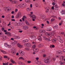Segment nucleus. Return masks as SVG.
Here are the masks:
<instances>
[{
    "label": "nucleus",
    "mask_w": 65,
    "mask_h": 65,
    "mask_svg": "<svg viewBox=\"0 0 65 65\" xmlns=\"http://www.w3.org/2000/svg\"><path fill=\"white\" fill-rule=\"evenodd\" d=\"M45 62L47 64H48L52 62V59L50 58H48V57L44 59Z\"/></svg>",
    "instance_id": "obj_1"
},
{
    "label": "nucleus",
    "mask_w": 65,
    "mask_h": 65,
    "mask_svg": "<svg viewBox=\"0 0 65 65\" xmlns=\"http://www.w3.org/2000/svg\"><path fill=\"white\" fill-rule=\"evenodd\" d=\"M57 40L59 41L61 43H63V40H62L61 37L59 36L57 38Z\"/></svg>",
    "instance_id": "obj_2"
},
{
    "label": "nucleus",
    "mask_w": 65,
    "mask_h": 65,
    "mask_svg": "<svg viewBox=\"0 0 65 65\" xmlns=\"http://www.w3.org/2000/svg\"><path fill=\"white\" fill-rule=\"evenodd\" d=\"M19 53L20 55L22 56H23L25 55V53L24 52L21 50H20L19 51Z\"/></svg>",
    "instance_id": "obj_3"
},
{
    "label": "nucleus",
    "mask_w": 65,
    "mask_h": 65,
    "mask_svg": "<svg viewBox=\"0 0 65 65\" xmlns=\"http://www.w3.org/2000/svg\"><path fill=\"white\" fill-rule=\"evenodd\" d=\"M24 46H27V47H31V45L30 43H28L26 44H24Z\"/></svg>",
    "instance_id": "obj_4"
},
{
    "label": "nucleus",
    "mask_w": 65,
    "mask_h": 65,
    "mask_svg": "<svg viewBox=\"0 0 65 65\" xmlns=\"http://www.w3.org/2000/svg\"><path fill=\"white\" fill-rule=\"evenodd\" d=\"M36 39V36H33L31 37V41H33L34 40Z\"/></svg>",
    "instance_id": "obj_5"
},
{
    "label": "nucleus",
    "mask_w": 65,
    "mask_h": 65,
    "mask_svg": "<svg viewBox=\"0 0 65 65\" xmlns=\"http://www.w3.org/2000/svg\"><path fill=\"white\" fill-rule=\"evenodd\" d=\"M23 29L24 30H27L28 29V26H25L23 27Z\"/></svg>",
    "instance_id": "obj_6"
},
{
    "label": "nucleus",
    "mask_w": 65,
    "mask_h": 65,
    "mask_svg": "<svg viewBox=\"0 0 65 65\" xmlns=\"http://www.w3.org/2000/svg\"><path fill=\"white\" fill-rule=\"evenodd\" d=\"M5 34H6V35H7V36H11V34L10 32H8L7 33H5Z\"/></svg>",
    "instance_id": "obj_7"
},
{
    "label": "nucleus",
    "mask_w": 65,
    "mask_h": 65,
    "mask_svg": "<svg viewBox=\"0 0 65 65\" xmlns=\"http://www.w3.org/2000/svg\"><path fill=\"white\" fill-rule=\"evenodd\" d=\"M30 16H31V17L32 18V19L35 18V19H36V17L35 15H30Z\"/></svg>",
    "instance_id": "obj_8"
},
{
    "label": "nucleus",
    "mask_w": 65,
    "mask_h": 65,
    "mask_svg": "<svg viewBox=\"0 0 65 65\" xmlns=\"http://www.w3.org/2000/svg\"><path fill=\"white\" fill-rule=\"evenodd\" d=\"M17 45L18 47L20 48H22L23 47V45H21V44H19V43H18L17 44Z\"/></svg>",
    "instance_id": "obj_9"
},
{
    "label": "nucleus",
    "mask_w": 65,
    "mask_h": 65,
    "mask_svg": "<svg viewBox=\"0 0 65 65\" xmlns=\"http://www.w3.org/2000/svg\"><path fill=\"white\" fill-rule=\"evenodd\" d=\"M55 9L56 10H59V7H58L57 5H55Z\"/></svg>",
    "instance_id": "obj_10"
},
{
    "label": "nucleus",
    "mask_w": 65,
    "mask_h": 65,
    "mask_svg": "<svg viewBox=\"0 0 65 65\" xmlns=\"http://www.w3.org/2000/svg\"><path fill=\"white\" fill-rule=\"evenodd\" d=\"M33 51L35 52H38V49L35 48L33 49Z\"/></svg>",
    "instance_id": "obj_11"
},
{
    "label": "nucleus",
    "mask_w": 65,
    "mask_h": 65,
    "mask_svg": "<svg viewBox=\"0 0 65 65\" xmlns=\"http://www.w3.org/2000/svg\"><path fill=\"white\" fill-rule=\"evenodd\" d=\"M38 40L39 41H41V40H42V38H41V36H39L38 37Z\"/></svg>",
    "instance_id": "obj_12"
},
{
    "label": "nucleus",
    "mask_w": 65,
    "mask_h": 65,
    "mask_svg": "<svg viewBox=\"0 0 65 65\" xmlns=\"http://www.w3.org/2000/svg\"><path fill=\"white\" fill-rule=\"evenodd\" d=\"M31 10V8H28L27 9H26V11H30Z\"/></svg>",
    "instance_id": "obj_13"
},
{
    "label": "nucleus",
    "mask_w": 65,
    "mask_h": 65,
    "mask_svg": "<svg viewBox=\"0 0 65 65\" xmlns=\"http://www.w3.org/2000/svg\"><path fill=\"white\" fill-rule=\"evenodd\" d=\"M59 63H60L61 65H63V64H64V62H63L62 61H59Z\"/></svg>",
    "instance_id": "obj_14"
},
{
    "label": "nucleus",
    "mask_w": 65,
    "mask_h": 65,
    "mask_svg": "<svg viewBox=\"0 0 65 65\" xmlns=\"http://www.w3.org/2000/svg\"><path fill=\"white\" fill-rule=\"evenodd\" d=\"M56 53L57 54H60V53H62V51H57L56 52Z\"/></svg>",
    "instance_id": "obj_15"
},
{
    "label": "nucleus",
    "mask_w": 65,
    "mask_h": 65,
    "mask_svg": "<svg viewBox=\"0 0 65 65\" xmlns=\"http://www.w3.org/2000/svg\"><path fill=\"white\" fill-rule=\"evenodd\" d=\"M55 31H53L51 32V35L52 36H53L55 35Z\"/></svg>",
    "instance_id": "obj_16"
},
{
    "label": "nucleus",
    "mask_w": 65,
    "mask_h": 65,
    "mask_svg": "<svg viewBox=\"0 0 65 65\" xmlns=\"http://www.w3.org/2000/svg\"><path fill=\"white\" fill-rule=\"evenodd\" d=\"M55 29H57L58 28V26H57L56 25L55 26H54L53 27Z\"/></svg>",
    "instance_id": "obj_17"
},
{
    "label": "nucleus",
    "mask_w": 65,
    "mask_h": 65,
    "mask_svg": "<svg viewBox=\"0 0 65 65\" xmlns=\"http://www.w3.org/2000/svg\"><path fill=\"white\" fill-rule=\"evenodd\" d=\"M45 34L46 35H47V36H50L51 35L49 34L48 32H46L45 33Z\"/></svg>",
    "instance_id": "obj_18"
},
{
    "label": "nucleus",
    "mask_w": 65,
    "mask_h": 65,
    "mask_svg": "<svg viewBox=\"0 0 65 65\" xmlns=\"http://www.w3.org/2000/svg\"><path fill=\"white\" fill-rule=\"evenodd\" d=\"M44 53H45V50H43L41 51V54H43Z\"/></svg>",
    "instance_id": "obj_19"
},
{
    "label": "nucleus",
    "mask_w": 65,
    "mask_h": 65,
    "mask_svg": "<svg viewBox=\"0 0 65 65\" xmlns=\"http://www.w3.org/2000/svg\"><path fill=\"white\" fill-rule=\"evenodd\" d=\"M10 60L11 61V63H13V64H14V63H15L14 61L13 60V59H11Z\"/></svg>",
    "instance_id": "obj_20"
},
{
    "label": "nucleus",
    "mask_w": 65,
    "mask_h": 65,
    "mask_svg": "<svg viewBox=\"0 0 65 65\" xmlns=\"http://www.w3.org/2000/svg\"><path fill=\"white\" fill-rule=\"evenodd\" d=\"M43 46V44H40L39 46V47H42Z\"/></svg>",
    "instance_id": "obj_21"
},
{
    "label": "nucleus",
    "mask_w": 65,
    "mask_h": 65,
    "mask_svg": "<svg viewBox=\"0 0 65 65\" xmlns=\"http://www.w3.org/2000/svg\"><path fill=\"white\" fill-rule=\"evenodd\" d=\"M43 37L44 39L45 40H48V38L46 37Z\"/></svg>",
    "instance_id": "obj_22"
},
{
    "label": "nucleus",
    "mask_w": 65,
    "mask_h": 65,
    "mask_svg": "<svg viewBox=\"0 0 65 65\" xmlns=\"http://www.w3.org/2000/svg\"><path fill=\"white\" fill-rule=\"evenodd\" d=\"M5 10H7L8 11H9V8L8 7H6V9Z\"/></svg>",
    "instance_id": "obj_23"
},
{
    "label": "nucleus",
    "mask_w": 65,
    "mask_h": 65,
    "mask_svg": "<svg viewBox=\"0 0 65 65\" xmlns=\"http://www.w3.org/2000/svg\"><path fill=\"white\" fill-rule=\"evenodd\" d=\"M57 40V39H54L53 40H52V42H55V41H56Z\"/></svg>",
    "instance_id": "obj_24"
},
{
    "label": "nucleus",
    "mask_w": 65,
    "mask_h": 65,
    "mask_svg": "<svg viewBox=\"0 0 65 65\" xmlns=\"http://www.w3.org/2000/svg\"><path fill=\"white\" fill-rule=\"evenodd\" d=\"M45 12L46 13H48V12H49V9H46Z\"/></svg>",
    "instance_id": "obj_25"
},
{
    "label": "nucleus",
    "mask_w": 65,
    "mask_h": 65,
    "mask_svg": "<svg viewBox=\"0 0 65 65\" xmlns=\"http://www.w3.org/2000/svg\"><path fill=\"white\" fill-rule=\"evenodd\" d=\"M52 38L51 37H50L49 38V40L50 41H52Z\"/></svg>",
    "instance_id": "obj_26"
},
{
    "label": "nucleus",
    "mask_w": 65,
    "mask_h": 65,
    "mask_svg": "<svg viewBox=\"0 0 65 65\" xmlns=\"http://www.w3.org/2000/svg\"><path fill=\"white\" fill-rule=\"evenodd\" d=\"M6 36H3V39L5 40V39H6Z\"/></svg>",
    "instance_id": "obj_27"
},
{
    "label": "nucleus",
    "mask_w": 65,
    "mask_h": 65,
    "mask_svg": "<svg viewBox=\"0 0 65 65\" xmlns=\"http://www.w3.org/2000/svg\"><path fill=\"white\" fill-rule=\"evenodd\" d=\"M4 45L5 46H6V47H8V44H7L5 43L4 44Z\"/></svg>",
    "instance_id": "obj_28"
},
{
    "label": "nucleus",
    "mask_w": 65,
    "mask_h": 65,
    "mask_svg": "<svg viewBox=\"0 0 65 65\" xmlns=\"http://www.w3.org/2000/svg\"><path fill=\"white\" fill-rule=\"evenodd\" d=\"M18 15H19V16H21L22 15L21 13V12H19L18 13Z\"/></svg>",
    "instance_id": "obj_29"
},
{
    "label": "nucleus",
    "mask_w": 65,
    "mask_h": 65,
    "mask_svg": "<svg viewBox=\"0 0 65 65\" xmlns=\"http://www.w3.org/2000/svg\"><path fill=\"white\" fill-rule=\"evenodd\" d=\"M25 50L26 51H29V48L28 47L25 48Z\"/></svg>",
    "instance_id": "obj_30"
},
{
    "label": "nucleus",
    "mask_w": 65,
    "mask_h": 65,
    "mask_svg": "<svg viewBox=\"0 0 65 65\" xmlns=\"http://www.w3.org/2000/svg\"><path fill=\"white\" fill-rule=\"evenodd\" d=\"M37 64H41V62L38 61Z\"/></svg>",
    "instance_id": "obj_31"
},
{
    "label": "nucleus",
    "mask_w": 65,
    "mask_h": 65,
    "mask_svg": "<svg viewBox=\"0 0 65 65\" xmlns=\"http://www.w3.org/2000/svg\"><path fill=\"white\" fill-rule=\"evenodd\" d=\"M32 47L33 48H35V47H36V45H34L32 46Z\"/></svg>",
    "instance_id": "obj_32"
},
{
    "label": "nucleus",
    "mask_w": 65,
    "mask_h": 65,
    "mask_svg": "<svg viewBox=\"0 0 65 65\" xmlns=\"http://www.w3.org/2000/svg\"><path fill=\"white\" fill-rule=\"evenodd\" d=\"M19 17H20V16H19V15L18 14L16 16V18L17 19H18V18H19Z\"/></svg>",
    "instance_id": "obj_33"
},
{
    "label": "nucleus",
    "mask_w": 65,
    "mask_h": 65,
    "mask_svg": "<svg viewBox=\"0 0 65 65\" xmlns=\"http://www.w3.org/2000/svg\"><path fill=\"white\" fill-rule=\"evenodd\" d=\"M17 26H20L21 25V24L20 23H18L17 24Z\"/></svg>",
    "instance_id": "obj_34"
},
{
    "label": "nucleus",
    "mask_w": 65,
    "mask_h": 65,
    "mask_svg": "<svg viewBox=\"0 0 65 65\" xmlns=\"http://www.w3.org/2000/svg\"><path fill=\"white\" fill-rule=\"evenodd\" d=\"M15 44V45L17 44V42L16 41H15L14 42H13Z\"/></svg>",
    "instance_id": "obj_35"
},
{
    "label": "nucleus",
    "mask_w": 65,
    "mask_h": 65,
    "mask_svg": "<svg viewBox=\"0 0 65 65\" xmlns=\"http://www.w3.org/2000/svg\"><path fill=\"white\" fill-rule=\"evenodd\" d=\"M55 21V19L54 18H52L51 19V22H53Z\"/></svg>",
    "instance_id": "obj_36"
},
{
    "label": "nucleus",
    "mask_w": 65,
    "mask_h": 65,
    "mask_svg": "<svg viewBox=\"0 0 65 65\" xmlns=\"http://www.w3.org/2000/svg\"><path fill=\"white\" fill-rule=\"evenodd\" d=\"M15 37L16 38V39H19V38H20V37H19V36H15Z\"/></svg>",
    "instance_id": "obj_37"
},
{
    "label": "nucleus",
    "mask_w": 65,
    "mask_h": 65,
    "mask_svg": "<svg viewBox=\"0 0 65 65\" xmlns=\"http://www.w3.org/2000/svg\"><path fill=\"white\" fill-rule=\"evenodd\" d=\"M16 53V52H14V51H12V54H13V55H15Z\"/></svg>",
    "instance_id": "obj_38"
},
{
    "label": "nucleus",
    "mask_w": 65,
    "mask_h": 65,
    "mask_svg": "<svg viewBox=\"0 0 65 65\" xmlns=\"http://www.w3.org/2000/svg\"><path fill=\"white\" fill-rule=\"evenodd\" d=\"M41 18L42 19V20H44V17H43V16H42L41 17Z\"/></svg>",
    "instance_id": "obj_39"
},
{
    "label": "nucleus",
    "mask_w": 65,
    "mask_h": 65,
    "mask_svg": "<svg viewBox=\"0 0 65 65\" xmlns=\"http://www.w3.org/2000/svg\"><path fill=\"white\" fill-rule=\"evenodd\" d=\"M25 2H30V0H25Z\"/></svg>",
    "instance_id": "obj_40"
},
{
    "label": "nucleus",
    "mask_w": 65,
    "mask_h": 65,
    "mask_svg": "<svg viewBox=\"0 0 65 65\" xmlns=\"http://www.w3.org/2000/svg\"><path fill=\"white\" fill-rule=\"evenodd\" d=\"M19 63H18V64H20V65H23V63H22V62H19Z\"/></svg>",
    "instance_id": "obj_41"
},
{
    "label": "nucleus",
    "mask_w": 65,
    "mask_h": 65,
    "mask_svg": "<svg viewBox=\"0 0 65 65\" xmlns=\"http://www.w3.org/2000/svg\"><path fill=\"white\" fill-rule=\"evenodd\" d=\"M12 46H14L15 45L13 43V42H12Z\"/></svg>",
    "instance_id": "obj_42"
},
{
    "label": "nucleus",
    "mask_w": 65,
    "mask_h": 65,
    "mask_svg": "<svg viewBox=\"0 0 65 65\" xmlns=\"http://www.w3.org/2000/svg\"><path fill=\"white\" fill-rule=\"evenodd\" d=\"M7 47L8 48H10V47H11V46L10 45H8Z\"/></svg>",
    "instance_id": "obj_43"
},
{
    "label": "nucleus",
    "mask_w": 65,
    "mask_h": 65,
    "mask_svg": "<svg viewBox=\"0 0 65 65\" xmlns=\"http://www.w3.org/2000/svg\"><path fill=\"white\" fill-rule=\"evenodd\" d=\"M43 57L44 58H45V57H46V55H45V54H44L43 55Z\"/></svg>",
    "instance_id": "obj_44"
},
{
    "label": "nucleus",
    "mask_w": 65,
    "mask_h": 65,
    "mask_svg": "<svg viewBox=\"0 0 65 65\" xmlns=\"http://www.w3.org/2000/svg\"><path fill=\"white\" fill-rule=\"evenodd\" d=\"M27 62L29 64H30V63H31V61H27Z\"/></svg>",
    "instance_id": "obj_45"
},
{
    "label": "nucleus",
    "mask_w": 65,
    "mask_h": 65,
    "mask_svg": "<svg viewBox=\"0 0 65 65\" xmlns=\"http://www.w3.org/2000/svg\"><path fill=\"white\" fill-rule=\"evenodd\" d=\"M26 24L27 25H29V23L28 22H26Z\"/></svg>",
    "instance_id": "obj_46"
},
{
    "label": "nucleus",
    "mask_w": 65,
    "mask_h": 65,
    "mask_svg": "<svg viewBox=\"0 0 65 65\" xmlns=\"http://www.w3.org/2000/svg\"><path fill=\"white\" fill-rule=\"evenodd\" d=\"M11 2L13 4H14V1H12V0L11 1Z\"/></svg>",
    "instance_id": "obj_47"
},
{
    "label": "nucleus",
    "mask_w": 65,
    "mask_h": 65,
    "mask_svg": "<svg viewBox=\"0 0 65 65\" xmlns=\"http://www.w3.org/2000/svg\"><path fill=\"white\" fill-rule=\"evenodd\" d=\"M39 32H40L41 33H42V30H39Z\"/></svg>",
    "instance_id": "obj_48"
},
{
    "label": "nucleus",
    "mask_w": 65,
    "mask_h": 65,
    "mask_svg": "<svg viewBox=\"0 0 65 65\" xmlns=\"http://www.w3.org/2000/svg\"><path fill=\"white\" fill-rule=\"evenodd\" d=\"M52 9V10H54L55 9H54V7L53 6L51 8Z\"/></svg>",
    "instance_id": "obj_49"
},
{
    "label": "nucleus",
    "mask_w": 65,
    "mask_h": 65,
    "mask_svg": "<svg viewBox=\"0 0 65 65\" xmlns=\"http://www.w3.org/2000/svg\"><path fill=\"white\" fill-rule=\"evenodd\" d=\"M4 32H5V33H7V30H4Z\"/></svg>",
    "instance_id": "obj_50"
},
{
    "label": "nucleus",
    "mask_w": 65,
    "mask_h": 65,
    "mask_svg": "<svg viewBox=\"0 0 65 65\" xmlns=\"http://www.w3.org/2000/svg\"><path fill=\"white\" fill-rule=\"evenodd\" d=\"M25 40L26 42H28V41H29L28 39H26Z\"/></svg>",
    "instance_id": "obj_51"
},
{
    "label": "nucleus",
    "mask_w": 65,
    "mask_h": 65,
    "mask_svg": "<svg viewBox=\"0 0 65 65\" xmlns=\"http://www.w3.org/2000/svg\"><path fill=\"white\" fill-rule=\"evenodd\" d=\"M44 32H45V30H42V32L44 33Z\"/></svg>",
    "instance_id": "obj_52"
},
{
    "label": "nucleus",
    "mask_w": 65,
    "mask_h": 65,
    "mask_svg": "<svg viewBox=\"0 0 65 65\" xmlns=\"http://www.w3.org/2000/svg\"><path fill=\"white\" fill-rule=\"evenodd\" d=\"M2 57H1L0 58V61H2Z\"/></svg>",
    "instance_id": "obj_53"
},
{
    "label": "nucleus",
    "mask_w": 65,
    "mask_h": 65,
    "mask_svg": "<svg viewBox=\"0 0 65 65\" xmlns=\"http://www.w3.org/2000/svg\"><path fill=\"white\" fill-rule=\"evenodd\" d=\"M0 51H1L2 53H3V52H4V51L2 50H1V49H0Z\"/></svg>",
    "instance_id": "obj_54"
},
{
    "label": "nucleus",
    "mask_w": 65,
    "mask_h": 65,
    "mask_svg": "<svg viewBox=\"0 0 65 65\" xmlns=\"http://www.w3.org/2000/svg\"><path fill=\"white\" fill-rule=\"evenodd\" d=\"M14 15H12V19H14Z\"/></svg>",
    "instance_id": "obj_55"
},
{
    "label": "nucleus",
    "mask_w": 65,
    "mask_h": 65,
    "mask_svg": "<svg viewBox=\"0 0 65 65\" xmlns=\"http://www.w3.org/2000/svg\"><path fill=\"white\" fill-rule=\"evenodd\" d=\"M2 31H3L4 30V27H2Z\"/></svg>",
    "instance_id": "obj_56"
},
{
    "label": "nucleus",
    "mask_w": 65,
    "mask_h": 65,
    "mask_svg": "<svg viewBox=\"0 0 65 65\" xmlns=\"http://www.w3.org/2000/svg\"><path fill=\"white\" fill-rule=\"evenodd\" d=\"M4 58H7V56H5L4 57Z\"/></svg>",
    "instance_id": "obj_57"
},
{
    "label": "nucleus",
    "mask_w": 65,
    "mask_h": 65,
    "mask_svg": "<svg viewBox=\"0 0 65 65\" xmlns=\"http://www.w3.org/2000/svg\"><path fill=\"white\" fill-rule=\"evenodd\" d=\"M21 60H25V59L23 57H22Z\"/></svg>",
    "instance_id": "obj_58"
},
{
    "label": "nucleus",
    "mask_w": 65,
    "mask_h": 65,
    "mask_svg": "<svg viewBox=\"0 0 65 65\" xmlns=\"http://www.w3.org/2000/svg\"><path fill=\"white\" fill-rule=\"evenodd\" d=\"M11 29H14V27L12 26L11 27Z\"/></svg>",
    "instance_id": "obj_59"
},
{
    "label": "nucleus",
    "mask_w": 65,
    "mask_h": 65,
    "mask_svg": "<svg viewBox=\"0 0 65 65\" xmlns=\"http://www.w3.org/2000/svg\"><path fill=\"white\" fill-rule=\"evenodd\" d=\"M15 21V20L14 19H11V21Z\"/></svg>",
    "instance_id": "obj_60"
},
{
    "label": "nucleus",
    "mask_w": 65,
    "mask_h": 65,
    "mask_svg": "<svg viewBox=\"0 0 65 65\" xmlns=\"http://www.w3.org/2000/svg\"><path fill=\"white\" fill-rule=\"evenodd\" d=\"M22 32H23V31L22 30L19 31V32H20V33H22Z\"/></svg>",
    "instance_id": "obj_61"
},
{
    "label": "nucleus",
    "mask_w": 65,
    "mask_h": 65,
    "mask_svg": "<svg viewBox=\"0 0 65 65\" xmlns=\"http://www.w3.org/2000/svg\"><path fill=\"white\" fill-rule=\"evenodd\" d=\"M22 19L23 21H25V18L24 17H23V18H22Z\"/></svg>",
    "instance_id": "obj_62"
},
{
    "label": "nucleus",
    "mask_w": 65,
    "mask_h": 65,
    "mask_svg": "<svg viewBox=\"0 0 65 65\" xmlns=\"http://www.w3.org/2000/svg\"><path fill=\"white\" fill-rule=\"evenodd\" d=\"M22 57H20L19 58V60H22Z\"/></svg>",
    "instance_id": "obj_63"
},
{
    "label": "nucleus",
    "mask_w": 65,
    "mask_h": 65,
    "mask_svg": "<svg viewBox=\"0 0 65 65\" xmlns=\"http://www.w3.org/2000/svg\"><path fill=\"white\" fill-rule=\"evenodd\" d=\"M3 54H6V52L4 51V52H3Z\"/></svg>",
    "instance_id": "obj_64"
}]
</instances>
